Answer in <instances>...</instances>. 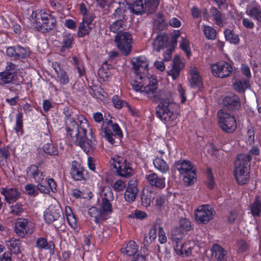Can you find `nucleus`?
<instances>
[{"label": "nucleus", "instance_id": "nucleus-15", "mask_svg": "<svg viewBox=\"0 0 261 261\" xmlns=\"http://www.w3.org/2000/svg\"><path fill=\"white\" fill-rule=\"evenodd\" d=\"M61 208L59 206L50 205L44 212V219L48 224L59 220L60 217Z\"/></svg>", "mask_w": 261, "mask_h": 261}, {"label": "nucleus", "instance_id": "nucleus-18", "mask_svg": "<svg viewBox=\"0 0 261 261\" xmlns=\"http://www.w3.org/2000/svg\"><path fill=\"white\" fill-rule=\"evenodd\" d=\"M137 181L135 180H130L124 193V198L128 202L134 201L138 193Z\"/></svg>", "mask_w": 261, "mask_h": 261}, {"label": "nucleus", "instance_id": "nucleus-27", "mask_svg": "<svg viewBox=\"0 0 261 261\" xmlns=\"http://www.w3.org/2000/svg\"><path fill=\"white\" fill-rule=\"evenodd\" d=\"M190 78L189 82L191 86L199 87L202 84V80L199 75V71L196 67H192L190 70Z\"/></svg>", "mask_w": 261, "mask_h": 261}, {"label": "nucleus", "instance_id": "nucleus-55", "mask_svg": "<svg viewBox=\"0 0 261 261\" xmlns=\"http://www.w3.org/2000/svg\"><path fill=\"white\" fill-rule=\"evenodd\" d=\"M113 103L115 108L120 109L122 107L127 106V103L121 99L117 95H114L112 98Z\"/></svg>", "mask_w": 261, "mask_h": 261}, {"label": "nucleus", "instance_id": "nucleus-12", "mask_svg": "<svg viewBox=\"0 0 261 261\" xmlns=\"http://www.w3.org/2000/svg\"><path fill=\"white\" fill-rule=\"evenodd\" d=\"M34 228V224L26 219H19L15 223V230L16 234L21 237L33 232Z\"/></svg>", "mask_w": 261, "mask_h": 261}, {"label": "nucleus", "instance_id": "nucleus-62", "mask_svg": "<svg viewBox=\"0 0 261 261\" xmlns=\"http://www.w3.org/2000/svg\"><path fill=\"white\" fill-rule=\"evenodd\" d=\"M179 225L183 230L188 231L190 229L191 225L190 221L186 218H181L179 220Z\"/></svg>", "mask_w": 261, "mask_h": 261}, {"label": "nucleus", "instance_id": "nucleus-41", "mask_svg": "<svg viewBox=\"0 0 261 261\" xmlns=\"http://www.w3.org/2000/svg\"><path fill=\"white\" fill-rule=\"evenodd\" d=\"M160 0H148L145 4V12L151 13L156 10Z\"/></svg>", "mask_w": 261, "mask_h": 261}, {"label": "nucleus", "instance_id": "nucleus-5", "mask_svg": "<svg viewBox=\"0 0 261 261\" xmlns=\"http://www.w3.org/2000/svg\"><path fill=\"white\" fill-rule=\"evenodd\" d=\"M35 17L33 25L36 30L42 33L48 32L51 30L55 23V19L51 15L44 11H40L38 13H33Z\"/></svg>", "mask_w": 261, "mask_h": 261}, {"label": "nucleus", "instance_id": "nucleus-35", "mask_svg": "<svg viewBox=\"0 0 261 261\" xmlns=\"http://www.w3.org/2000/svg\"><path fill=\"white\" fill-rule=\"evenodd\" d=\"M153 198L154 194L152 192L147 189L143 190L141 195V200L144 206L146 207L149 206Z\"/></svg>", "mask_w": 261, "mask_h": 261}, {"label": "nucleus", "instance_id": "nucleus-21", "mask_svg": "<svg viewBox=\"0 0 261 261\" xmlns=\"http://www.w3.org/2000/svg\"><path fill=\"white\" fill-rule=\"evenodd\" d=\"M223 105L230 110L237 109L240 107L238 97L232 94H230L223 98Z\"/></svg>", "mask_w": 261, "mask_h": 261}, {"label": "nucleus", "instance_id": "nucleus-40", "mask_svg": "<svg viewBox=\"0 0 261 261\" xmlns=\"http://www.w3.org/2000/svg\"><path fill=\"white\" fill-rule=\"evenodd\" d=\"M13 74L8 71L0 72V85L11 83L14 80Z\"/></svg>", "mask_w": 261, "mask_h": 261}, {"label": "nucleus", "instance_id": "nucleus-50", "mask_svg": "<svg viewBox=\"0 0 261 261\" xmlns=\"http://www.w3.org/2000/svg\"><path fill=\"white\" fill-rule=\"evenodd\" d=\"M112 200L113 199H101V208L103 214L104 213H111L112 212V208L110 201Z\"/></svg>", "mask_w": 261, "mask_h": 261}, {"label": "nucleus", "instance_id": "nucleus-24", "mask_svg": "<svg viewBox=\"0 0 261 261\" xmlns=\"http://www.w3.org/2000/svg\"><path fill=\"white\" fill-rule=\"evenodd\" d=\"M127 1L128 0H126L127 8L131 13L136 15H139L145 12L144 6L142 1H137L133 3H128Z\"/></svg>", "mask_w": 261, "mask_h": 261}, {"label": "nucleus", "instance_id": "nucleus-54", "mask_svg": "<svg viewBox=\"0 0 261 261\" xmlns=\"http://www.w3.org/2000/svg\"><path fill=\"white\" fill-rule=\"evenodd\" d=\"M211 13L213 16V19L215 20L216 23L219 25H222V21L221 19V15L220 12L216 9L213 8L211 9Z\"/></svg>", "mask_w": 261, "mask_h": 261}, {"label": "nucleus", "instance_id": "nucleus-8", "mask_svg": "<svg viewBox=\"0 0 261 261\" xmlns=\"http://www.w3.org/2000/svg\"><path fill=\"white\" fill-rule=\"evenodd\" d=\"M115 42L121 54L127 56L132 48L133 38L130 34L127 32H120L115 37Z\"/></svg>", "mask_w": 261, "mask_h": 261}, {"label": "nucleus", "instance_id": "nucleus-46", "mask_svg": "<svg viewBox=\"0 0 261 261\" xmlns=\"http://www.w3.org/2000/svg\"><path fill=\"white\" fill-rule=\"evenodd\" d=\"M167 205V201L165 197L159 195L156 197L154 206L157 210H164Z\"/></svg>", "mask_w": 261, "mask_h": 261}, {"label": "nucleus", "instance_id": "nucleus-33", "mask_svg": "<svg viewBox=\"0 0 261 261\" xmlns=\"http://www.w3.org/2000/svg\"><path fill=\"white\" fill-rule=\"evenodd\" d=\"M66 219L69 226L73 229L77 228V220L69 206H66L64 210Z\"/></svg>", "mask_w": 261, "mask_h": 261}, {"label": "nucleus", "instance_id": "nucleus-31", "mask_svg": "<svg viewBox=\"0 0 261 261\" xmlns=\"http://www.w3.org/2000/svg\"><path fill=\"white\" fill-rule=\"evenodd\" d=\"M246 13L249 17L261 23V8L259 5L253 7H248Z\"/></svg>", "mask_w": 261, "mask_h": 261}, {"label": "nucleus", "instance_id": "nucleus-44", "mask_svg": "<svg viewBox=\"0 0 261 261\" xmlns=\"http://www.w3.org/2000/svg\"><path fill=\"white\" fill-rule=\"evenodd\" d=\"M251 213L253 216H258L261 213L260 201L256 198L255 201L250 205Z\"/></svg>", "mask_w": 261, "mask_h": 261}, {"label": "nucleus", "instance_id": "nucleus-13", "mask_svg": "<svg viewBox=\"0 0 261 261\" xmlns=\"http://www.w3.org/2000/svg\"><path fill=\"white\" fill-rule=\"evenodd\" d=\"M185 65L186 62L183 58L178 55L175 56L171 63V68L168 71V75L171 76L173 80L176 79L181 70L185 68Z\"/></svg>", "mask_w": 261, "mask_h": 261}, {"label": "nucleus", "instance_id": "nucleus-57", "mask_svg": "<svg viewBox=\"0 0 261 261\" xmlns=\"http://www.w3.org/2000/svg\"><path fill=\"white\" fill-rule=\"evenodd\" d=\"M22 113H18L16 116V126L15 129L16 132H19L22 127Z\"/></svg>", "mask_w": 261, "mask_h": 261}, {"label": "nucleus", "instance_id": "nucleus-51", "mask_svg": "<svg viewBox=\"0 0 261 261\" xmlns=\"http://www.w3.org/2000/svg\"><path fill=\"white\" fill-rule=\"evenodd\" d=\"M240 71L241 73L246 77V80L250 81V79L252 77L251 71L249 66L246 64H242Z\"/></svg>", "mask_w": 261, "mask_h": 261}, {"label": "nucleus", "instance_id": "nucleus-29", "mask_svg": "<svg viewBox=\"0 0 261 261\" xmlns=\"http://www.w3.org/2000/svg\"><path fill=\"white\" fill-rule=\"evenodd\" d=\"M91 21L88 19L83 18V21L80 23L79 27L78 35L83 37L88 35L91 30Z\"/></svg>", "mask_w": 261, "mask_h": 261}, {"label": "nucleus", "instance_id": "nucleus-37", "mask_svg": "<svg viewBox=\"0 0 261 261\" xmlns=\"http://www.w3.org/2000/svg\"><path fill=\"white\" fill-rule=\"evenodd\" d=\"M153 163L155 168L162 173H166L169 170V167L166 162L161 158H155Z\"/></svg>", "mask_w": 261, "mask_h": 261}, {"label": "nucleus", "instance_id": "nucleus-1", "mask_svg": "<svg viewBox=\"0 0 261 261\" xmlns=\"http://www.w3.org/2000/svg\"><path fill=\"white\" fill-rule=\"evenodd\" d=\"M64 113L67 135L85 152H90L94 148L96 140L87 119L82 115L76 116L68 111Z\"/></svg>", "mask_w": 261, "mask_h": 261}, {"label": "nucleus", "instance_id": "nucleus-30", "mask_svg": "<svg viewBox=\"0 0 261 261\" xmlns=\"http://www.w3.org/2000/svg\"><path fill=\"white\" fill-rule=\"evenodd\" d=\"M158 229V225H154L145 234L143 240L144 246L149 245L155 240L157 237Z\"/></svg>", "mask_w": 261, "mask_h": 261}, {"label": "nucleus", "instance_id": "nucleus-25", "mask_svg": "<svg viewBox=\"0 0 261 261\" xmlns=\"http://www.w3.org/2000/svg\"><path fill=\"white\" fill-rule=\"evenodd\" d=\"M36 247L40 250H49L50 253H54V244L51 242H48L46 239L40 237L37 239L35 244Z\"/></svg>", "mask_w": 261, "mask_h": 261}, {"label": "nucleus", "instance_id": "nucleus-9", "mask_svg": "<svg viewBox=\"0 0 261 261\" xmlns=\"http://www.w3.org/2000/svg\"><path fill=\"white\" fill-rule=\"evenodd\" d=\"M112 165L119 176L127 177L132 175V168L124 158L115 155L112 157Z\"/></svg>", "mask_w": 261, "mask_h": 261}, {"label": "nucleus", "instance_id": "nucleus-63", "mask_svg": "<svg viewBox=\"0 0 261 261\" xmlns=\"http://www.w3.org/2000/svg\"><path fill=\"white\" fill-rule=\"evenodd\" d=\"M157 234L159 237V241L161 244H164L166 242L167 237L166 236L165 232L163 228L160 226H158Z\"/></svg>", "mask_w": 261, "mask_h": 261}, {"label": "nucleus", "instance_id": "nucleus-20", "mask_svg": "<svg viewBox=\"0 0 261 261\" xmlns=\"http://www.w3.org/2000/svg\"><path fill=\"white\" fill-rule=\"evenodd\" d=\"M37 189L43 193H49L56 190V184L53 178H48L45 181L38 183Z\"/></svg>", "mask_w": 261, "mask_h": 261}, {"label": "nucleus", "instance_id": "nucleus-17", "mask_svg": "<svg viewBox=\"0 0 261 261\" xmlns=\"http://www.w3.org/2000/svg\"><path fill=\"white\" fill-rule=\"evenodd\" d=\"M52 67L56 73V82L61 85H67L69 80L66 71L61 68L57 62L53 63Z\"/></svg>", "mask_w": 261, "mask_h": 261}, {"label": "nucleus", "instance_id": "nucleus-3", "mask_svg": "<svg viewBox=\"0 0 261 261\" xmlns=\"http://www.w3.org/2000/svg\"><path fill=\"white\" fill-rule=\"evenodd\" d=\"M168 95L171 96L170 93L160 92L159 98L161 101L157 108L156 115L164 123L171 125L175 122L179 106L172 99L168 98Z\"/></svg>", "mask_w": 261, "mask_h": 261}, {"label": "nucleus", "instance_id": "nucleus-34", "mask_svg": "<svg viewBox=\"0 0 261 261\" xmlns=\"http://www.w3.org/2000/svg\"><path fill=\"white\" fill-rule=\"evenodd\" d=\"M212 256L217 260H222L226 254L224 250L219 245L214 244L211 249Z\"/></svg>", "mask_w": 261, "mask_h": 261}, {"label": "nucleus", "instance_id": "nucleus-49", "mask_svg": "<svg viewBox=\"0 0 261 261\" xmlns=\"http://www.w3.org/2000/svg\"><path fill=\"white\" fill-rule=\"evenodd\" d=\"M180 47L186 53L187 56L189 57L191 55V50L189 40L186 38L181 37Z\"/></svg>", "mask_w": 261, "mask_h": 261}, {"label": "nucleus", "instance_id": "nucleus-56", "mask_svg": "<svg viewBox=\"0 0 261 261\" xmlns=\"http://www.w3.org/2000/svg\"><path fill=\"white\" fill-rule=\"evenodd\" d=\"M105 137L111 144L115 143V137L116 136L112 133L111 130L108 128H105Z\"/></svg>", "mask_w": 261, "mask_h": 261}, {"label": "nucleus", "instance_id": "nucleus-45", "mask_svg": "<svg viewBox=\"0 0 261 261\" xmlns=\"http://www.w3.org/2000/svg\"><path fill=\"white\" fill-rule=\"evenodd\" d=\"M203 33L205 37L208 40H214L216 38V31L212 27L203 25Z\"/></svg>", "mask_w": 261, "mask_h": 261}, {"label": "nucleus", "instance_id": "nucleus-39", "mask_svg": "<svg viewBox=\"0 0 261 261\" xmlns=\"http://www.w3.org/2000/svg\"><path fill=\"white\" fill-rule=\"evenodd\" d=\"M73 41V36L70 34H65L63 37V45L61 48V51L62 53L65 52L67 49L71 47Z\"/></svg>", "mask_w": 261, "mask_h": 261}, {"label": "nucleus", "instance_id": "nucleus-19", "mask_svg": "<svg viewBox=\"0 0 261 261\" xmlns=\"http://www.w3.org/2000/svg\"><path fill=\"white\" fill-rule=\"evenodd\" d=\"M27 175L28 178L34 179L37 183L42 181L45 176L43 172L35 165H31L27 168Z\"/></svg>", "mask_w": 261, "mask_h": 261}, {"label": "nucleus", "instance_id": "nucleus-26", "mask_svg": "<svg viewBox=\"0 0 261 261\" xmlns=\"http://www.w3.org/2000/svg\"><path fill=\"white\" fill-rule=\"evenodd\" d=\"M70 174L75 180H80L83 178V168L75 161L72 162Z\"/></svg>", "mask_w": 261, "mask_h": 261}, {"label": "nucleus", "instance_id": "nucleus-58", "mask_svg": "<svg viewBox=\"0 0 261 261\" xmlns=\"http://www.w3.org/2000/svg\"><path fill=\"white\" fill-rule=\"evenodd\" d=\"M147 216V214L143 211L140 210H136L134 213L129 215V217L132 218H136L138 219H144Z\"/></svg>", "mask_w": 261, "mask_h": 261}, {"label": "nucleus", "instance_id": "nucleus-4", "mask_svg": "<svg viewBox=\"0 0 261 261\" xmlns=\"http://www.w3.org/2000/svg\"><path fill=\"white\" fill-rule=\"evenodd\" d=\"M251 157L249 154H240L234 163V174L240 185L246 184L249 179V167Z\"/></svg>", "mask_w": 261, "mask_h": 261}, {"label": "nucleus", "instance_id": "nucleus-28", "mask_svg": "<svg viewBox=\"0 0 261 261\" xmlns=\"http://www.w3.org/2000/svg\"><path fill=\"white\" fill-rule=\"evenodd\" d=\"M168 38L166 36L159 35L154 39L152 45L154 50L159 51L161 49L167 47Z\"/></svg>", "mask_w": 261, "mask_h": 261}, {"label": "nucleus", "instance_id": "nucleus-11", "mask_svg": "<svg viewBox=\"0 0 261 261\" xmlns=\"http://www.w3.org/2000/svg\"><path fill=\"white\" fill-rule=\"evenodd\" d=\"M211 68L213 75L222 79L229 76L233 71V67L231 64L224 61L212 65Z\"/></svg>", "mask_w": 261, "mask_h": 261}, {"label": "nucleus", "instance_id": "nucleus-10", "mask_svg": "<svg viewBox=\"0 0 261 261\" xmlns=\"http://www.w3.org/2000/svg\"><path fill=\"white\" fill-rule=\"evenodd\" d=\"M215 214V211L211 205H200L195 212V219L199 222L205 224L213 219Z\"/></svg>", "mask_w": 261, "mask_h": 261}, {"label": "nucleus", "instance_id": "nucleus-22", "mask_svg": "<svg viewBox=\"0 0 261 261\" xmlns=\"http://www.w3.org/2000/svg\"><path fill=\"white\" fill-rule=\"evenodd\" d=\"M148 182L152 186L158 188H163L165 187V179L159 177L155 173H150L146 176Z\"/></svg>", "mask_w": 261, "mask_h": 261}, {"label": "nucleus", "instance_id": "nucleus-47", "mask_svg": "<svg viewBox=\"0 0 261 261\" xmlns=\"http://www.w3.org/2000/svg\"><path fill=\"white\" fill-rule=\"evenodd\" d=\"M225 37L230 43L237 44L239 42L238 36L233 33L230 30H226L224 31Z\"/></svg>", "mask_w": 261, "mask_h": 261}, {"label": "nucleus", "instance_id": "nucleus-14", "mask_svg": "<svg viewBox=\"0 0 261 261\" xmlns=\"http://www.w3.org/2000/svg\"><path fill=\"white\" fill-rule=\"evenodd\" d=\"M183 233L180 230L178 229L172 230L171 238L174 243V250L177 254L180 255H184V244L181 243Z\"/></svg>", "mask_w": 261, "mask_h": 261}, {"label": "nucleus", "instance_id": "nucleus-16", "mask_svg": "<svg viewBox=\"0 0 261 261\" xmlns=\"http://www.w3.org/2000/svg\"><path fill=\"white\" fill-rule=\"evenodd\" d=\"M1 193L4 196L5 200L9 203L16 201L20 196V192L15 188H3Z\"/></svg>", "mask_w": 261, "mask_h": 261}, {"label": "nucleus", "instance_id": "nucleus-64", "mask_svg": "<svg viewBox=\"0 0 261 261\" xmlns=\"http://www.w3.org/2000/svg\"><path fill=\"white\" fill-rule=\"evenodd\" d=\"M25 191L26 193L30 196H35L38 193L35 186L32 184L27 185L25 187Z\"/></svg>", "mask_w": 261, "mask_h": 261}, {"label": "nucleus", "instance_id": "nucleus-6", "mask_svg": "<svg viewBox=\"0 0 261 261\" xmlns=\"http://www.w3.org/2000/svg\"><path fill=\"white\" fill-rule=\"evenodd\" d=\"M175 167L178 171L186 185L193 184L196 180V174L194 166L187 160H179L175 163Z\"/></svg>", "mask_w": 261, "mask_h": 261}, {"label": "nucleus", "instance_id": "nucleus-53", "mask_svg": "<svg viewBox=\"0 0 261 261\" xmlns=\"http://www.w3.org/2000/svg\"><path fill=\"white\" fill-rule=\"evenodd\" d=\"M124 5V4H120V8H117L115 10V12L114 13V15L115 18H118V19H124V12L126 11V8H125V10L123 9V6Z\"/></svg>", "mask_w": 261, "mask_h": 261}, {"label": "nucleus", "instance_id": "nucleus-43", "mask_svg": "<svg viewBox=\"0 0 261 261\" xmlns=\"http://www.w3.org/2000/svg\"><path fill=\"white\" fill-rule=\"evenodd\" d=\"M44 151L50 155H57L58 153L57 146L54 144L52 142L47 143L43 146Z\"/></svg>", "mask_w": 261, "mask_h": 261}, {"label": "nucleus", "instance_id": "nucleus-60", "mask_svg": "<svg viewBox=\"0 0 261 261\" xmlns=\"http://www.w3.org/2000/svg\"><path fill=\"white\" fill-rule=\"evenodd\" d=\"M125 187V182L122 180L119 179L114 182L113 188L115 191H121L123 190Z\"/></svg>", "mask_w": 261, "mask_h": 261}, {"label": "nucleus", "instance_id": "nucleus-52", "mask_svg": "<svg viewBox=\"0 0 261 261\" xmlns=\"http://www.w3.org/2000/svg\"><path fill=\"white\" fill-rule=\"evenodd\" d=\"M10 155L9 147L7 146L0 147V164L4 160H6Z\"/></svg>", "mask_w": 261, "mask_h": 261}, {"label": "nucleus", "instance_id": "nucleus-23", "mask_svg": "<svg viewBox=\"0 0 261 261\" xmlns=\"http://www.w3.org/2000/svg\"><path fill=\"white\" fill-rule=\"evenodd\" d=\"M233 89L240 93H244L245 91L250 88V81L245 79H237L235 80L232 85Z\"/></svg>", "mask_w": 261, "mask_h": 261}, {"label": "nucleus", "instance_id": "nucleus-38", "mask_svg": "<svg viewBox=\"0 0 261 261\" xmlns=\"http://www.w3.org/2000/svg\"><path fill=\"white\" fill-rule=\"evenodd\" d=\"M89 215L94 218L96 223H98L101 219H104L103 214L101 211L99 210L95 207H92L88 210Z\"/></svg>", "mask_w": 261, "mask_h": 261}, {"label": "nucleus", "instance_id": "nucleus-61", "mask_svg": "<svg viewBox=\"0 0 261 261\" xmlns=\"http://www.w3.org/2000/svg\"><path fill=\"white\" fill-rule=\"evenodd\" d=\"M29 52L27 49L20 46L16 47L17 58H24L29 56Z\"/></svg>", "mask_w": 261, "mask_h": 261}, {"label": "nucleus", "instance_id": "nucleus-32", "mask_svg": "<svg viewBox=\"0 0 261 261\" xmlns=\"http://www.w3.org/2000/svg\"><path fill=\"white\" fill-rule=\"evenodd\" d=\"M8 248L13 253L18 254L20 252V242L19 240L11 238L6 241Z\"/></svg>", "mask_w": 261, "mask_h": 261}, {"label": "nucleus", "instance_id": "nucleus-48", "mask_svg": "<svg viewBox=\"0 0 261 261\" xmlns=\"http://www.w3.org/2000/svg\"><path fill=\"white\" fill-rule=\"evenodd\" d=\"M123 27L124 20L122 19H118L110 25V30L114 33H117L121 32V31L123 29Z\"/></svg>", "mask_w": 261, "mask_h": 261}, {"label": "nucleus", "instance_id": "nucleus-42", "mask_svg": "<svg viewBox=\"0 0 261 261\" xmlns=\"http://www.w3.org/2000/svg\"><path fill=\"white\" fill-rule=\"evenodd\" d=\"M101 199H113V194L111 189L109 186L102 187L99 191Z\"/></svg>", "mask_w": 261, "mask_h": 261}, {"label": "nucleus", "instance_id": "nucleus-7", "mask_svg": "<svg viewBox=\"0 0 261 261\" xmlns=\"http://www.w3.org/2000/svg\"><path fill=\"white\" fill-rule=\"evenodd\" d=\"M218 124L220 128L226 133H232L237 128L234 116L223 109L218 112Z\"/></svg>", "mask_w": 261, "mask_h": 261}, {"label": "nucleus", "instance_id": "nucleus-59", "mask_svg": "<svg viewBox=\"0 0 261 261\" xmlns=\"http://www.w3.org/2000/svg\"><path fill=\"white\" fill-rule=\"evenodd\" d=\"M236 247L240 252H243L247 250L248 245L243 240H239L237 242Z\"/></svg>", "mask_w": 261, "mask_h": 261}, {"label": "nucleus", "instance_id": "nucleus-2", "mask_svg": "<svg viewBox=\"0 0 261 261\" xmlns=\"http://www.w3.org/2000/svg\"><path fill=\"white\" fill-rule=\"evenodd\" d=\"M135 75L131 82L133 89L144 93L150 98H155L157 81L152 75H148L149 61L144 56L134 57L131 61Z\"/></svg>", "mask_w": 261, "mask_h": 261}, {"label": "nucleus", "instance_id": "nucleus-36", "mask_svg": "<svg viewBox=\"0 0 261 261\" xmlns=\"http://www.w3.org/2000/svg\"><path fill=\"white\" fill-rule=\"evenodd\" d=\"M138 247L134 241H129L125 248H122L121 253L125 255L132 256L137 252Z\"/></svg>", "mask_w": 261, "mask_h": 261}]
</instances>
